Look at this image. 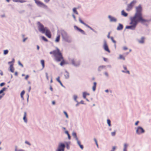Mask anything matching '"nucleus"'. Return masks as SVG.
<instances>
[{
  "instance_id": "nucleus-1",
  "label": "nucleus",
  "mask_w": 151,
  "mask_h": 151,
  "mask_svg": "<svg viewBox=\"0 0 151 151\" xmlns=\"http://www.w3.org/2000/svg\"><path fill=\"white\" fill-rule=\"evenodd\" d=\"M136 12L134 16L132 18L139 21V22L143 23L147 22L148 20L145 19L143 18L142 14V8L140 5H139L136 8Z\"/></svg>"
},
{
  "instance_id": "nucleus-2",
  "label": "nucleus",
  "mask_w": 151,
  "mask_h": 151,
  "mask_svg": "<svg viewBox=\"0 0 151 151\" xmlns=\"http://www.w3.org/2000/svg\"><path fill=\"white\" fill-rule=\"evenodd\" d=\"M50 54L53 55L55 60L57 61H60L62 59H63L62 53L58 48H56L55 50L50 52Z\"/></svg>"
},
{
  "instance_id": "nucleus-3",
  "label": "nucleus",
  "mask_w": 151,
  "mask_h": 151,
  "mask_svg": "<svg viewBox=\"0 0 151 151\" xmlns=\"http://www.w3.org/2000/svg\"><path fill=\"white\" fill-rule=\"evenodd\" d=\"M130 20L131 22L130 23V24H131V25L126 26V28L134 30L135 29L138 22H139L137 20H136L132 17H131L130 18Z\"/></svg>"
},
{
  "instance_id": "nucleus-4",
  "label": "nucleus",
  "mask_w": 151,
  "mask_h": 151,
  "mask_svg": "<svg viewBox=\"0 0 151 151\" xmlns=\"http://www.w3.org/2000/svg\"><path fill=\"white\" fill-rule=\"evenodd\" d=\"M38 28L39 30L42 33H45L46 30L47 29L46 27H45L40 22H37Z\"/></svg>"
},
{
  "instance_id": "nucleus-5",
  "label": "nucleus",
  "mask_w": 151,
  "mask_h": 151,
  "mask_svg": "<svg viewBox=\"0 0 151 151\" xmlns=\"http://www.w3.org/2000/svg\"><path fill=\"white\" fill-rule=\"evenodd\" d=\"M37 5L45 9L48 8L47 6L39 0H34Z\"/></svg>"
},
{
  "instance_id": "nucleus-6",
  "label": "nucleus",
  "mask_w": 151,
  "mask_h": 151,
  "mask_svg": "<svg viewBox=\"0 0 151 151\" xmlns=\"http://www.w3.org/2000/svg\"><path fill=\"white\" fill-rule=\"evenodd\" d=\"M136 2L137 1L135 0H134L132 1L128 5L126 10L127 11H129L131 10Z\"/></svg>"
},
{
  "instance_id": "nucleus-7",
  "label": "nucleus",
  "mask_w": 151,
  "mask_h": 151,
  "mask_svg": "<svg viewBox=\"0 0 151 151\" xmlns=\"http://www.w3.org/2000/svg\"><path fill=\"white\" fill-rule=\"evenodd\" d=\"M72 135L77 140V143L79 146L80 147L82 150L83 149V146L81 144L80 142L78 140V139L77 137L76 133L75 132H73L72 133Z\"/></svg>"
},
{
  "instance_id": "nucleus-8",
  "label": "nucleus",
  "mask_w": 151,
  "mask_h": 151,
  "mask_svg": "<svg viewBox=\"0 0 151 151\" xmlns=\"http://www.w3.org/2000/svg\"><path fill=\"white\" fill-rule=\"evenodd\" d=\"M65 147V145L64 144L60 143L56 151H64Z\"/></svg>"
},
{
  "instance_id": "nucleus-9",
  "label": "nucleus",
  "mask_w": 151,
  "mask_h": 151,
  "mask_svg": "<svg viewBox=\"0 0 151 151\" xmlns=\"http://www.w3.org/2000/svg\"><path fill=\"white\" fill-rule=\"evenodd\" d=\"M71 62L73 65L76 66H78L80 64V61L79 60L72 59L71 60Z\"/></svg>"
},
{
  "instance_id": "nucleus-10",
  "label": "nucleus",
  "mask_w": 151,
  "mask_h": 151,
  "mask_svg": "<svg viewBox=\"0 0 151 151\" xmlns=\"http://www.w3.org/2000/svg\"><path fill=\"white\" fill-rule=\"evenodd\" d=\"M104 48V50L108 52L109 53H110V50L109 49L108 46L107 45L106 42V41H105L104 42V44L103 45Z\"/></svg>"
},
{
  "instance_id": "nucleus-11",
  "label": "nucleus",
  "mask_w": 151,
  "mask_h": 151,
  "mask_svg": "<svg viewBox=\"0 0 151 151\" xmlns=\"http://www.w3.org/2000/svg\"><path fill=\"white\" fill-rule=\"evenodd\" d=\"M145 131L143 129L140 127H138L136 130V132L138 134H140L143 133Z\"/></svg>"
},
{
  "instance_id": "nucleus-12",
  "label": "nucleus",
  "mask_w": 151,
  "mask_h": 151,
  "mask_svg": "<svg viewBox=\"0 0 151 151\" xmlns=\"http://www.w3.org/2000/svg\"><path fill=\"white\" fill-rule=\"evenodd\" d=\"M46 35L49 38H51V35L50 31L47 29L45 32Z\"/></svg>"
},
{
  "instance_id": "nucleus-13",
  "label": "nucleus",
  "mask_w": 151,
  "mask_h": 151,
  "mask_svg": "<svg viewBox=\"0 0 151 151\" xmlns=\"http://www.w3.org/2000/svg\"><path fill=\"white\" fill-rule=\"evenodd\" d=\"M74 28L75 29L77 30L78 31L81 32L82 34H84V35H85V32L82 29H81L80 28H78V27L75 26H74Z\"/></svg>"
},
{
  "instance_id": "nucleus-14",
  "label": "nucleus",
  "mask_w": 151,
  "mask_h": 151,
  "mask_svg": "<svg viewBox=\"0 0 151 151\" xmlns=\"http://www.w3.org/2000/svg\"><path fill=\"white\" fill-rule=\"evenodd\" d=\"M79 22L81 23L82 24H84V25L88 27V28H89L90 29H92V28L90 27L87 24H86V23H85L82 20H81V18H79Z\"/></svg>"
},
{
  "instance_id": "nucleus-15",
  "label": "nucleus",
  "mask_w": 151,
  "mask_h": 151,
  "mask_svg": "<svg viewBox=\"0 0 151 151\" xmlns=\"http://www.w3.org/2000/svg\"><path fill=\"white\" fill-rule=\"evenodd\" d=\"M108 17L111 22H116V19L115 18L110 15Z\"/></svg>"
},
{
  "instance_id": "nucleus-16",
  "label": "nucleus",
  "mask_w": 151,
  "mask_h": 151,
  "mask_svg": "<svg viewBox=\"0 0 151 151\" xmlns=\"http://www.w3.org/2000/svg\"><path fill=\"white\" fill-rule=\"evenodd\" d=\"M123 26L122 24H119L118 26L117 29L118 30H121L123 29Z\"/></svg>"
},
{
  "instance_id": "nucleus-17",
  "label": "nucleus",
  "mask_w": 151,
  "mask_h": 151,
  "mask_svg": "<svg viewBox=\"0 0 151 151\" xmlns=\"http://www.w3.org/2000/svg\"><path fill=\"white\" fill-rule=\"evenodd\" d=\"M10 70L12 73H13L14 72V69L13 66V64H11L10 65Z\"/></svg>"
},
{
  "instance_id": "nucleus-18",
  "label": "nucleus",
  "mask_w": 151,
  "mask_h": 151,
  "mask_svg": "<svg viewBox=\"0 0 151 151\" xmlns=\"http://www.w3.org/2000/svg\"><path fill=\"white\" fill-rule=\"evenodd\" d=\"M13 1L15 2H19L21 3L25 2L26 1L24 0H13Z\"/></svg>"
},
{
  "instance_id": "nucleus-19",
  "label": "nucleus",
  "mask_w": 151,
  "mask_h": 151,
  "mask_svg": "<svg viewBox=\"0 0 151 151\" xmlns=\"http://www.w3.org/2000/svg\"><path fill=\"white\" fill-rule=\"evenodd\" d=\"M64 76L65 78H68L69 77V73L66 71L65 73Z\"/></svg>"
},
{
  "instance_id": "nucleus-20",
  "label": "nucleus",
  "mask_w": 151,
  "mask_h": 151,
  "mask_svg": "<svg viewBox=\"0 0 151 151\" xmlns=\"http://www.w3.org/2000/svg\"><path fill=\"white\" fill-rule=\"evenodd\" d=\"M96 82H94L93 83V86L92 87V89L93 91H95L96 90Z\"/></svg>"
},
{
  "instance_id": "nucleus-21",
  "label": "nucleus",
  "mask_w": 151,
  "mask_h": 151,
  "mask_svg": "<svg viewBox=\"0 0 151 151\" xmlns=\"http://www.w3.org/2000/svg\"><path fill=\"white\" fill-rule=\"evenodd\" d=\"M26 115H27L26 112H24V117H23V119L24 120V121L25 122H27V119H26Z\"/></svg>"
},
{
  "instance_id": "nucleus-22",
  "label": "nucleus",
  "mask_w": 151,
  "mask_h": 151,
  "mask_svg": "<svg viewBox=\"0 0 151 151\" xmlns=\"http://www.w3.org/2000/svg\"><path fill=\"white\" fill-rule=\"evenodd\" d=\"M124 69L126 71H122L123 72L126 73H128V74H129L130 73L129 71L127 70V68L126 66H124L123 67Z\"/></svg>"
},
{
  "instance_id": "nucleus-23",
  "label": "nucleus",
  "mask_w": 151,
  "mask_h": 151,
  "mask_svg": "<svg viewBox=\"0 0 151 151\" xmlns=\"http://www.w3.org/2000/svg\"><path fill=\"white\" fill-rule=\"evenodd\" d=\"M122 14L124 17H127L128 15V14L126 13L124 10H122Z\"/></svg>"
},
{
  "instance_id": "nucleus-24",
  "label": "nucleus",
  "mask_w": 151,
  "mask_h": 151,
  "mask_svg": "<svg viewBox=\"0 0 151 151\" xmlns=\"http://www.w3.org/2000/svg\"><path fill=\"white\" fill-rule=\"evenodd\" d=\"M60 77L59 76H58L56 78V80L60 83V85L61 86H63V84L61 82L60 80Z\"/></svg>"
},
{
  "instance_id": "nucleus-25",
  "label": "nucleus",
  "mask_w": 151,
  "mask_h": 151,
  "mask_svg": "<svg viewBox=\"0 0 151 151\" xmlns=\"http://www.w3.org/2000/svg\"><path fill=\"white\" fill-rule=\"evenodd\" d=\"M41 63L42 66V68L45 67V61L44 60H41L40 61Z\"/></svg>"
},
{
  "instance_id": "nucleus-26",
  "label": "nucleus",
  "mask_w": 151,
  "mask_h": 151,
  "mask_svg": "<svg viewBox=\"0 0 151 151\" xmlns=\"http://www.w3.org/2000/svg\"><path fill=\"white\" fill-rule=\"evenodd\" d=\"M61 62L60 63V65L61 66H62L64 64H65V61L64 60V59L63 58V59H62L61 60Z\"/></svg>"
},
{
  "instance_id": "nucleus-27",
  "label": "nucleus",
  "mask_w": 151,
  "mask_h": 151,
  "mask_svg": "<svg viewBox=\"0 0 151 151\" xmlns=\"http://www.w3.org/2000/svg\"><path fill=\"white\" fill-rule=\"evenodd\" d=\"M119 58L120 59H122L124 60H125L124 56L122 55H119Z\"/></svg>"
},
{
  "instance_id": "nucleus-28",
  "label": "nucleus",
  "mask_w": 151,
  "mask_h": 151,
  "mask_svg": "<svg viewBox=\"0 0 151 151\" xmlns=\"http://www.w3.org/2000/svg\"><path fill=\"white\" fill-rule=\"evenodd\" d=\"M60 35H58L56 38L55 40V41L56 42H58L60 41Z\"/></svg>"
},
{
  "instance_id": "nucleus-29",
  "label": "nucleus",
  "mask_w": 151,
  "mask_h": 151,
  "mask_svg": "<svg viewBox=\"0 0 151 151\" xmlns=\"http://www.w3.org/2000/svg\"><path fill=\"white\" fill-rule=\"evenodd\" d=\"M24 93L25 91L24 90L21 93V97L23 99H24L23 95H24Z\"/></svg>"
},
{
  "instance_id": "nucleus-30",
  "label": "nucleus",
  "mask_w": 151,
  "mask_h": 151,
  "mask_svg": "<svg viewBox=\"0 0 151 151\" xmlns=\"http://www.w3.org/2000/svg\"><path fill=\"white\" fill-rule=\"evenodd\" d=\"M144 38L143 37H142L141 40L139 41V42L140 43H143L144 42Z\"/></svg>"
},
{
  "instance_id": "nucleus-31",
  "label": "nucleus",
  "mask_w": 151,
  "mask_h": 151,
  "mask_svg": "<svg viewBox=\"0 0 151 151\" xmlns=\"http://www.w3.org/2000/svg\"><path fill=\"white\" fill-rule=\"evenodd\" d=\"M89 94L86 92H83V96L84 99H86L87 95H89Z\"/></svg>"
},
{
  "instance_id": "nucleus-32",
  "label": "nucleus",
  "mask_w": 151,
  "mask_h": 151,
  "mask_svg": "<svg viewBox=\"0 0 151 151\" xmlns=\"http://www.w3.org/2000/svg\"><path fill=\"white\" fill-rule=\"evenodd\" d=\"M127 146H128V145L127 144H124L123 151H127Z\"/></svg>"
},
{
  "instance_id": "nucleus-33",
  "label": "nucleus",
  "mask_w": 151,
  "mask_h": 151,
  "mask_svg": "<svg viewBox=\"0 0 151 151\" xmlns=\"http://www.w3.org/2000/svg\"><path fill=\"white\" fill-rule=\"evenodd\" d=\"M73 12L75 13L76 14H78V12L77 11L76 8H73Z\"/></svg>"
},
{
  "instance_id": "nucleus-34",
  "label": "nucleus",
  "mask_w": 151,
  "mask_h": 151,
  "mask_svg": "<svg viewBox=\"0 0 151 151\" xmlns=\"http://www.w3.org/2000/svg\"><path fill=\"white\" fill-rule=\"evenodd\" d=\"M6 88H4L0 91V94L2 93L4 91Z\"/></svg>"
},
{
  "instance_id": "nucleus-35",
  "label": "nucleus",
  "mask_w": 151,
  "mask_h": 151,
  "mask_svg": "<svg viewBox=\"0 0 151 151\" xmlns=\"http://www.w3.org/2000/svg\"><path fill=\"white\" fill-rule=\"evenodd\" d=\"M107 123L109 126H111V121L109 119L107 120Z\"/></svg>"
},
{
  "instance_id": "nucleus-36",
  "label": "nucleus",
  "mask_w": 151,
  "mask_h": 151,
  "mask_svg": "<svg viewBox=\"0 0 151 151\" xmlns=\"http://www.w3.org/2000/svg\"><path fill=\"white\" fill-rule=\"evenodd\" d=\"M42 39L44 40V41H46V42H47L48 40L44 36H42Z\"/></svg>"
},
{
  "instance_id": "nucleus-37",
  "label": "nucleus",
  "mask_w": 151,
  "mask_h": 151,
  "mask_svg": "<svg viewBox=\"0 0 151 151\" xmlns=\"http://www.w3.org/2000/svg\"><path fill=\"white\" fill-rule=\"evenodd\" d=\"M111 40L115 44V46H116V41L115 40H114L113 37H111Z\"/></svg>"
},
{
  "instance_id": "nucleus-38",
  "label": "nucleus",
  "mask_w": 151,
  "mask_h": 151,
  "mask_svg": "<svg viewBox=\"0 0 151 151\" xmlns=\"http://www.w3.org/2000/svg\"><path fill=\"white\" fill-rule=\"evenodd\" d=\"M8 50H5L4 51V55H6L8 54Z\"/></svg>"
},
{
  "instance_id": "nucleus-39",
  "label": "nucleus",
  "mask_w": 151,
  "mask_h": 151,
  "mask_svg": "<svg viewBox=\"0 0 151 151\" xmlns=\"http://www.w3.org/2000/svg\"><path fill=\"white\" fill-rule=\"evenodd\" d=\"M63 113L65 115L66 118H68V116L67 112L65 111H64Z\"/></svg>"
},
{
  "instance_id": "nucleus-40",
  "label": "nucleus",
  "mask_w": 151,
  "mask_h": 151,
  "mask_svg": "<svg viewBox=\"0 0 151 151\" xmlns=\"http://www.w3.org/2000/svg\"><path fill=\"white\" fill-rule=\"evenodd\" d=\"M94 141H95V143L96 145V146H97V147H98V143H97V141L96 140V139L95 138H94Z\"/></svg>"
},
{
  "instance_id": "nucleus-41",
  "label": "nucleus",
  "mask_w": 151,
  "mask_h": 151,
  "mask_svg": "<svg viewBox=\"0 0 151 151\" xmlns=\"http://www.w3.org/2000/svg\"><path fill=\"white\" fill-rule=\"evenodd\" d=\"M116 134V132H112L111 133V134L112 136H114Z\"/></svg>"
},
{
  "instance_id": "nucleus-42",
  "label": "nucleus",
  "mask_w": 151,
  "mask_h": 151,
  "mask_svg": "<svg viewBox=\"0 0 151 151\" xmlns=\"http://www.w3.org/2000/svg\"><path fill=\"white\" fill-rule=\"evenodd\" d=\"M14 58H13L12 59V61L11 62H9V63H8L9 64H10V63H14Z\"/></svg>"
},
{
  "instance_id": "nucleus-43",
  "label": "nucleus",
  "mask_w": 151,
  "mask_h": 151,
  "mask_svg": "<svg viewBox=\"0 0 151 151\" xmlns=\"http://www.w3.org/2000/svg\"><path fill=\"white\" fill-rule=\"evenodd\" d=\"M45 74H46V77L47 79L48 80H49V78H48V73H45Z\"/></svg>"
},
{
  "instance_id": "nucleus-44",
  "label": "nucleus",
  "mask_w": 151,
  "mask_h": 151,
  "mask_svg": "<svg viewBox=\"0 0 151 151\" xmlns=\"http://www.w3.org/2000/svg\"><path fill=\"white\" fill-rule=\"evenodd\" d=\"M29 77V76L28 75H27L25 78V79L26 80H27Z\"/></svg>"
},
{
  "instance_id": "nucleus-45",
  "label": "nucleus",
  "mask_w": 151,
  "mask_h": 151,
  "mask_svg": "<svg viewBox=\"0 0 151 151\" xmlns=\"http://www.w3.org/2000/svg\"><path fill=\"white\" fill-rule=\"evenodd\" d=\"M5 83H2L0 84V86H2L4 85H5Z\"/></svg>"
},
{
  "instance_id": "nucleus-46",
  "label": "nucleus",
  "mask_w": 151,
  "mask_h": 151,
  "mask_svg": "<svg viewBox=\"0 0 151 151\" xmlns=\"http://www.w3.org/2000/svg\"><path fill=\"white\" fill-rule=\"evenodd\" d=\"M18 63L22 67H23V65L20 63V62H19Z\"/></svg>"
},
{
  "instance_id": "nucleus-47",
  "label": "nucleus",
  "mask_w": 151,
  "mask_h": 151,
  "mask_svg": "<svg viewBox=\"0 0 151 151\" xmlns=\"http://www.w3.org/2000/svg\"><path fill=\"white\" fill-rule=\"evenodd\" d=\"M123 49L124 50H126L128 49L126 47H123Z\"/></svg>"
},
{
  "instance_id": "nucleus-48",
  "label": "nucleus",
  "mask_w": 151,
  "mask_h": 151,
  "mask_svg": "<svg viewBox=\"0 0 151 151\" xmlns=\"http://www.w3.org/2000/svg\"><path fill=\"white\" fill-rule=\"evenodd\" d=\"M25 143L29 145H30V144L27 141H26L25 142Z\"/></svg>"
},
{
  "instance_id": "nucleus-49",
  "label": "nucleus",
  "mask_w": 151,
  "mask_h": 151,
  "mask_svg": "<svg viewBox=\"0 0 151 151\" xmlns=\"http://www.w3.org/2000/svg\"><path fill=\"white\" fill-rule=\"evenodd\" d=\"M116 149V147H113L112 148V150L111 151H114Z\"/></svg>"
},
{
  "instance_id": "nucleus-50",
  "label": "nucleus",
  "mask_w": 151,
  "mask_h": 151,
  "mask_svg": "<svg viewBox=\"0 0 151 151\" xmlns=\"http://www.w3.org/2000/svg\"><path fill=\"white\" fill-rule=\"evenodd\" d=\"M139 123V122L138 121H137L135 123V125H137Z\"/></svg>"
},
{
  "instance_id": "nucleus-51",
  "label": "nucleus",
  "mask_w": 151,
  "mask_h": 151,
  "mask_svg": "<svg viewBox=\"0 0 151 151\" xmlns=\"http://www.w3.org/2000/svg\"><path fill=\"white\" fill-rule=\"evenodd\" d=\"M67 135L68 136V139H70V134H68Z\"/></svg>"
},
{
  "instance_id": "nucleus-52",
  "label": "nucleus",
  "mask_w": 151,
  "mask_h": 151,
  "mask_svg": "<svg viewBox=\"0 0 151 151\" xmlns=\"http://www.w3.org/2000/svg\"><path fill=\"white\" fill-rule=\"evenodd\" d=\"M72 16H73V17L74 19L76 20V17L75 16L74 14H73Z\"/></svg>"
},
{
  "instance_id": "nucleus-53",
  "label": "nucleus",
  "mask_w": 151,
  "mask_h": 151,
  "mask_svg": "<svg viewBox=\"0 0 151 151\" xmlns=\"http://www.w3.org/2000/svg\"><path fill=\"white\" fill-rule=\"evenodd\" d=\"M44 1L45 2L47 3L49 2L50 0H44Z\"/></svg>"
},
{
  "instance_id": "nucleus-54",
  "label": "nucleus",
  "mask_w": 151,
  "mask_h": 151,
  "mask_svg": "<svg viewBox=\"0 0 151 151\" xmlns=\"http://www.w3.org/2000/svg\"><path fill=\"white\" fill-rule=\"evenodd\" d=\"M27 38H24L23 40V42H24L26 41V40H27Z\"/></svg>"
},
{
  "instance_id": "nucleus-55",
  "label": "nucleus",
  "mask_w": 151,
  "mask_h": 151,
  "mask_svg": "<svg viewBox=\"0 0 151 151\" xmlns=\"http://www.w3.org/2000/svg\"><path fill=\"white\" fill-rule=\"evenodd\" d=\"M37 48L38 50H39L40 49V47L38 45L37 46Z\"/></svg>"
},
{
  "instance_id": "nucleus-56",
  "label": "nucleus",
  "mask_w": 151,
  "mask_h": 151,
  "mask_svg": "<svg viewBox=\"0 0 151 151\" xmlns=\"http://www.w3.org/2000/svg\"><path fill=\"white\" fill-rule=\"evenodd\" d=\"M50 90H51V91H53V89L52 87L51 86H50Z\"/></svg>"
},
{
  "instance_id": "nucleus-57",
  "label": "nucleus",
  "mask_w": 151,
  "mask_h": 151,
  "mask_svg": "<svg viewBox=\"0 0 151 151\" xmlns=\"http://www.w3.org/2000/svg\"><path fill=\"white\" fill-rule=\"evenodd\" d=\"M4 95V94L2 95H0V99H1Z\"/></svg>"
},
{
  "instance_id": "nucleus-58",
  "label": "nucleus",
  "mask_w": 151,
  "mask_h": 151,
  "mask_svg": "<svg viewBox=\"0 0 151 151\" xmlns=\"http://www.w3.org/2000/svg\"><path fill=\"white\" fill-rule=\"evenodd\" d=\"M17 75H18L17 73V72H15V75L16 76H17Z\"/></svg>"
},
{
  "instance_id": "nucleus-59",
  "label": "nucleus",
  "mask_w": 151,
  "mask_h": 151,
  "mask_svg": "<svg viewBox=\"0 0 151 151\" xmlns=\"http://www.w3.org/2000/svg\"><path fill=\"white\" fill-rule=\"evenodd\" d=\"M65 133H66L67 135L68 134H69L68 132V131H65Z\"/></svg>"
},
{
  "instance_id": "nucleus-60",
  "label": "nucleus",
  "mask_w": 151,
  "mask_h": 151,
  "mask_svg": "<svg viewBox=\"0 0 151 151\" xmlns=\"http://www.w3.org/2000/svg\"><path fill=\"white\" fill-rule=\"evenodd\" d=\"M105 74L107 76H108V74L107 72H105Z\"/></svg>"
},
{
  "instance_id": "nucleus-61",
  "label": "nucleus",
  "mask_w": 151,
  "mask_h": 151,
  "mask_svg": "<svg viewBox=\"0 0 151 151\" xmlns=\"http://www.w3.org/2000/svg\"><path fill=\"white\" fill-rule=\"evenodd\" d=\"M103 68V66H100L99 67V68Z\"/></svg>"
},
{
  "instance_id": "nucleus-62",
  "label": "nucleus",
  "mask_w": 151,
  "mask_h": 151,
  "mask_svg": "<svg viewBox=\"0 0 151 151\" xmlns=\"http://www.w3.org/2000/svg\"><path fill=\"white\" fill-rule=\"evenodd\" d=\"M52 78H51V81H50V83H52Z\"/></svg>"
},
{
  "instance_id": "nucleus-63",
  "label": "nucleus",
  "mask_w": 151,
  "mask_h": 151,
  "mask_svg": "<svg viewBox=\"0 0 151 151\" xmlns=\"http://www.w3.org/2000/svg\"><path fill=\"white\" fill-rule=\"evenodd\" d=\"M52 104H55V102L54 101H52Z\"/></svg>"
},
{
  "instance_id": "nucleus-64",
  "label": "nucleus",
  "mask_w": 151,
  "mask_h": 151,
  "mask_svg": "<svg viewBox=\"0 0 151 151\" xmlns=\"http://www.w3.org/2000/svg\"><path fill=\"white\" fill-rule=\"evenodd\" d=\"M103 59H104V60L105 61H106L107 59H106V58H103Z\"/></svg>"
}]
</instances>
